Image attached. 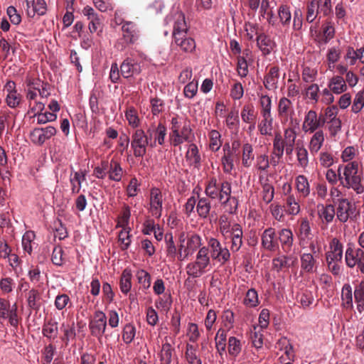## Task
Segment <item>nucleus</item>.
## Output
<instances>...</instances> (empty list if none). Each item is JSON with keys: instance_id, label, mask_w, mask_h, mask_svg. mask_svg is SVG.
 Here are the masks:
<instances>
[{"instance_id": "f257e3e1", "label": "nucleus", "mask_w": 364, "mask_h": 364, "mask_svg": "<svg viewBox=\"0 0 364 364\" xmlns=\"http://www.w3.org/2000/svg\"><path fill=\"white\" fill-rule=\"evenodd\" d=\"M338 179L342 186L353 189L356 193L364 192V186L361 183L362 176L358 173V164L352 161L345 166L338 167Z\"/></svg>"}, {"instance_id": "f03ea898", "label": "nucleus", "mask_w": 364, "mask_h": 364, "mask_svg": "<svg viewBox=\"0 0 364 364\" xmlns=\"http://www.w3.org/2000/svg\"><path fill=\"white\" fill-rule=\"evenodd\" d=\"M231 183L224 181L219 183L215 177H211L207 181L205 193L211 199H218L222 204H227L229 202L235 203V210L237 209V200L235 197H231Z\"/></svg>"}, {"instance_id": "7ed1b4c3", "label": "nucleus", "mask_w": 364, "mask_h": 364, "mask_svg": "<svg viewBox=\"0 0 364 364\" xmlns=\"http://www.w3.org/2000/svg\"><path fill=\"white\" fill-rule=\"evenodd\" d=\"M152 132L150 129L146 133L142 129H136L131 135V149L136 158L143 157L146 153V148L151 139Z\"/></svg>"}, {"instance_id": "20e7f679", "label": "nucleus", "mask_w": 364, "mask_h": 364, "mask_svg": "<svg viewBox=\"0 0 364 364\" xmlns=\"http://www.w3.org/2000/svg\"><path fill=\"white\" fill-rule=\"evenodd\" d=\"M335 205L336 207V218L341 223H344L349 219L355 218L357 215L355 205L347 198L338 199Z\"/></svg>"}, {"instance_id": "39448f33", "label": "nucleus", "mask_w": 364, "mask_h": 364, "mask_svg": "<svg viewBox=\"0 0 364 364\" xmlns=\"http://www.w3.org/2000/svg\"><path fill=\"white\" fill-rule=\"evenodd\" d=\"M346 262L348 267L353 268L358 266L362 274H364V251L360 248H354L349 245L346 251Z\"/></svg>"}, {"instance_id": "423d86ee", "label": "nucleus", "mask_w": 364, "mask_h": 364, "mask_svg": "<svg viewBox=\"0 0 364 364\" xmlns=\"http://www.w3.org/2000/svg\"><path fill=\"white\" fill-rule=\"evenodd\" d=\"M323 127V122L316 111L311 109L305 114L302 124V130L305 133H314Z\"/></svg>"}, {"instance_id": "0eeeda50", "label": "nucleus", "mask_w": 364, "mask_h": 364, "mask_svg": "<svg viewBox=\"0 0 364 364\" xmlns=\"http://www.w3.org/2000/svg\"><path fill=\"white\" fill-rule=\"evenodd\" d=\"M208 246L211 249V257L217 259L221 264H225L230 258V250L227 247H223L218 240L214 237L208 240Z\"/></svg>"}, {"instance_id": "6e6552de", "label": "nucleus", "mask_w": 364, "mask_h": 364, "mask_svg": "<svg viewBox=\"0 0 364 364\" xmlns=\"http://www.w3.org/2000/svg\"><path fill=\"white\" fill-rule=\"evenodd\" d=\"M107 327V316L102 311H96L94 314V319L89 323L91 334L95 337L100 338Z\"/></svg>"}, {"instance_id": "1a4fd4ad", "label": "nucleus", "mask_w": 364, "mask_h": 364, "mask_svg": "<svg viewBox=\"0 0 364 364\" xmlns=\"http://www.w3.org/2000/svg\"><path fill=\"white\" fill-rule=\"evenodd\" d=\"M149 211L156 218H160L162 214L163 195L158 188H152L150 190Z\"/></svg>"}, {"instance_id": "9d476101", "label": "nucleus", "mask_w": 364, "mask_h": 364, "mask_svg": "<svg viewBox=\"0 0 364 364\" xmlns=\"http://www.w3.org/2000/svg\"><path fill=\"white\" fill-rule=\"evenodd\" d=\"M310 252L304 253L301 256V267L307 273H313L316 272V259L314 255L316 254V245L314 242L309 243Z\"/></svg>"}, {"instance_id": "9b49d317", "label": "nucleus", "mask_w": 364, "mask_h": 364, "mask_svg": "<svg viewBox=\"0 0 364 364\" xmlns=\"http://www.w3.org/2000/svg\"><path fill=\"white\" fill-rule=\"evenodd\" d=\"M261 245L264 249L274 252L279 249V242L276 230L273 228L265 229L261 235Z\"/></svg>"}, {"instance_id": "f8f14e48", "label": "nucleus", "mask_w": 364, "mask_h": 364, "mask_svg": "<svg viewBox=\"0 0 364 364\" xmlns=\"http://www.w3.org/2000/svg\"><path fill=\"white\" fill-rule=\"evenodd\" d=\"M141 68L134 59L127 58L120 65V73L123 77L129 78L140 74Z\"/></svg>"}, {"instance_id": "ddd939ff", "label": "nucleus", "mask_w": 364, "mask_h": 364, "mask_svg": "<svg viewBox=\"0 0 364 364\" xmlns=\"http://www.w3.org/2000/svg\"><path fill=\"white\" fill-rule=\"evenodd\" d=\"M123 38L127 43H134L139 37L137 25L132 21H124L122 26Z\"/></svg>"}, {"instance_id": "4468645a", "label": "nucleus", "mask_w": 364, "mask_h": 364, "mask_svg": "<svg viewBox=\"0 0 364 364\" xmlns=\"http://www.w3.org/2000/svg\"><path fill=\"white\" fill-rule=\"evenodd\" d=\"M188 31V28L187 26L184 15L182 13L176 14L174 17V23L173 26V40L186 36Z\"/></svg>"}, {"instance_id": "2eb2a0df", "label": "nucleus", "mask_w": 364, "mask_h": 364, "mask_svg": "<svg viewBox=\"0 0 364 364\" xmlns=\"http://www.w3.org/2000/svg\"><path fill=\"white\" fill-rule=\"evenodd\" d=\"M277 112L282 123H286L289 120V117H291L294 114L291 101L285 97L280 98Z\"/></svg>"}, {"instance_id": "dca6fc26", "label": "nucleus", "mask_w": 364, "mask_h": 364, "mask_svg": "<svg viewBox=\"0 0 364 364\" xmlns=\"http://www.w3.org/2000/svg\"><path fill=\"white\" fill-rule=\"evenodd\" d=\"M26 2V11L29 17H34L36 14L43 16L46 14L47 6L45 0H25Z\"/></svg>"}, {"instance_id": "f3484780", "label": "nucleus", "mask_w": 364, "mask_h": 364, "mask_svg": "<svg viewBox=\"0 0 364 364\" xmlns=\"http://www.w3.org/2000/svg\"><path fill=\"white\" fill-rule=\"evenodd\" d=\"M317 213L321 221L326 224L331 223L336 214L335 206L332 204H318L317 205Z\"/></svg>"}, {"instance_id": "a211bd4d", "label": "nucleus", "mask_w": 364, "mask_h": 364, "mask_svg": "<svg viewBox=\"0 0 364 364\" xmlns=\"http://www.w3.org/2000/svg\"><path fill=\"white\" fill-rule=\"evenodd\" d=\"M279 68L278 66L271 67L264 78L263 84L269 90H276L278 87Z\"/></svg>"}, {"instance_id": "6ab92c4d", "label": "nucleus", "mask_w": 364, "mask_h": 364, "mask_svg": "<svg viewBox=\"0 0 364 364\" xmlns=\"http://www.w3.org/2000/svg\"><path fill=\"white\" fill-rule=\"evenodd\" d=\"M58 323L53 318L46 320L42 326V334L49 341H54L58 336Z\"/></svg>"}, {"instance_id": "aec40b11", "label": "nucleus", "mask_w": 364, "mask_h": 364, "mask_svg": "<svg viewBox=\"0 0 364 364\" xmlns=\"http://www.w3.org/2000/svg\"><path fill=\"white\" fill-rule=\"evenodd\" d=\"M277 238L281 243L283 251L287 253L290 252L294 241V235L291 230L288 228L282 229L279 231Z\"/></svg>"}, {"instance_id": "412c9836", "label": "nucleus", "mask_w": 364, "mask_h": 364, "mask_svg": "<svg viewBox=\"0 0 364 364\" xmlns=\"http://www.w3.org/2000/svg\"><path fill=\"white\" fill-rule=\"evenodd\" d=\"M262 120L258 124V129L261 135L271 136L273 130V117L272 113L261 114Z\"/></svg>"}, {"instance_id": "4be33fe9", "label": "nucleus", "mask_w": 364, "mask_h": 364, "mask_svg": "<svg viewBox=\"0 0 364 364\" xmlns=\"http://www.w3.org/2000/svg\"><path fill=\"white\" fill-rule=\"evenodd\" d=\"M331 250L326 253V261L341 262L343 257V245L336 238L331 242Z\"/></svg>"}, {"instance_id": "5701e85b", "label": "nucleus", "mask_w": 364, "mask_h": 364, "mask_svg": "<svg viewBox=\"0 0 364 364\" xmlns=\"http://www.w3.org/2000/svg\"><path fill=\"white\" fill-rule=\"evenodd\" d=\"M257 44L264 55H269L276 46V43L265 34L257 37Z\"/></svg>"}, {"instance_id": "b1692460", "label": "nucleus", "mask_w": 364, "mask_h": 364, "mask_svg": "<svg viewBox=\"0 0 364 364\" xmlns=\"http://www.w3.org/2000/svg\"><path fill=\"white\" fill-rule=\"evenodd\" d=\"M259 183L262 186V197L263 201L268 204L272 201L274 196V186L269 182V180L267 178L264 180L262 176L259 177Z\"/></svg>"}, {"instance_id": "393cba45", "label": "nucleus", "mask_w": 364, "mask_h": 364, "mask_svg": "<svg viewBox=\"0 0 364 364\" xmlns=\"http://www.w3.org/2000/svg\"><path fill=\"white\" fill-rule=\"evenodd\" d=\"M180 49L186 53H192L196 49L195 40L187 35L173 40Z\"/></svg>"}, {"instance_id": "a878e982", "label": "nucleus", "mask_w": 364, "mask_h": 364, "mask_svg": "<svg viewBox=\"0 0 364 364\" xmlns=\"http://www.w3.org/2000/svg\"><path fill=\"white\" fill-rule=\"evenodd\" d=\"M324 142V134L323 130L319 129L314 132L311 138L309 149L312 154H316L323 146Z\"/></svg>"}, {"instance_id": "bb28decb", "label": "nucleus", "mask_w": 364, "mask_h": 364, "mask_svg": "<svg viewBox=\"0 0 364 364\" xmlns=\"http://www.w3.org/2000/svg\"><path fill=\"white\" fill-rule=\"evenodd\" d=\"M186 160L190 165L193 166L196 168L200 166L201 159L199 154L198 146L195 144H191L186 154Z\"/></svg>"}, {"instance_id": "cd10ccee", "label": "nucleus", "mask_w": 364, "mask_h": 364, "mask_svg": "<svg viewBox=\"0 0 364 364\" xmlns=\"http://www.w3.org/2000/svg\"><path fill=\"white\" fill-rule=\"evenodd\" d=\"M26 299L28 306L31 309L36 311L40 309L41 296L38 290L36 289H30L27 294Z\"/></svg>"}, {"instance_id": "c85d7f7f", "label": "nucleus", "mask_w": 364, "mask_h": 364, "mask_svg": "<svg viewBox=\"0 0 364 364\" xmlns=\"http://www.w3.org/2000/svg\"><path fill=\"white\" fill-rule=\"evenodd\" d=\"M183 124V122L178 120V117H173L171 119V134L170 135V139L171 144L174 146H177L179 145V142L181 141L179 138V131Z\"/></svg>"}, {"instance_id": "c756f323", "label": "nucleus", "mask_w": 364, "mask_h": 364, "mask_svg": "<svg viewBox=\"0 0 364 364\" xmlns=\"http://www.w3.org/2000/svg\"><path fill=\"white\" fill-rule=\"evenodd\" d=\"M132 274L129 269L127 268L123 270L120 277L119 288L124 294H127L132 288Z\"/></svg>"}, {"instance_id": "7c9ffc66", "label": "nucleus", "mask_w": 364, "mask_h": 364, "mask_svg": "<svg viewBox=\"0 0 364 364\" xmlns=\"http://www.w3.org/2000/svg\"><path fill=\"white\" fill-rule=\"evenodd\" d=\"M237 154L233 152H226L221 158L223 169L225 173H231L234 168V161L238 159Z\"/></svg>"}, {"instance_id": "2f4dec72", "label": "nucleus", "mask_w": 364, "mask_h": 364, "mask_svg": "<svg viewBox=\"0 0 364 364\" xmlns=\"http://www.w3.org/2000/svg\"><path fill=\"white\" fill-rule=\"evenodd\" d=\"M107 173H109V178L110 180L119 181L123 176V169L119 163L112 159L109 164Z\"/></svg>"}, {"instance_id": "473e14b6", "label": "nucleus", "mask_w": 364, "mask_h": 364, "mask_svg": "<svg viewBox=\"0 0 364 364\" xmlns=\"http://www.w3.org/2000/svg\"><path fill=\"white\" fill-rule=\"evenodd\" d=\"M211 205L209 198L206 197L200 198L198 196V200L196 205V211L198 215L202 218H206L210 211Z\"/></svg>"}, {"instance_id": "72a5a7b5", "label": "nucleus", "mask_w": 364, "mask_h": 364, "mask_svg": "<svg viewBox=\"0 0 364 364\" xmlns=\"http://www.w3.org/2000/svg\"><path fill=\"white\" fill-rule=\"evenodd\" d=\"M357 309L359 312L364 311V281L356 284L353 292Z\"/></svg>"}, {"instance_id": "f704fd0d", "label": "nucleus", "mask_w": 364, "mask_h": 364, "mask_svg": "<svg viewBox=\"0 0 364 364\" xmlns=\"http://www.w3.org/2000/svg\"><path fill=\"white\" fill-rule=\"evenodd\" d=\"M328 88L335 94H341L346 90L347 87L341 76H335L331 79Z\"/></svg>"}, {"instance_id": "c9c22d12", "label": "nucleus", "mask_w": 364, "mask_h": 364, "mask_svg": "<svg viewBox=\"0 0 364 364\" xmlns=\"http://www.w3.org/2000/svg\"><path fill=\"white\" fill-rule=\"evenodd\" d=\"M279 22L284 27H289L291 20V14L288 6L282 4L278 8Z\"/></svg>"}, {"instance_id": "e433bc0d", "label": "nucleus", "mask_w": 364, "mask_h": 364, "mask_svg": "<svg viewBox=\"0 0 364 364\" xmlns=\"http://www.w3.org/2000/svg\"><path fill=\"white\" fill-rule=\"evenodd\" d=\"M311 230L310 226V223L309 220L305 218H303L301 221L299 229V237L302 238V243L306 239V245L309 243V241L311 240Z\"/></svg>"}, {"instance_id": "4c0bfd02", "label": "nucleus", "mask_w": 364, "mask_h": 364, "mask_svg": "<svg viewBox=\"0 0 364 364\" xmlns=\"http://www.w3.org/2000/svg\"><path fill=\"white\" fill-rule=\"evenodd\" d=\"M296 186L298 192L304 197L310 193V186L307 178L304 175H299L296 178Z\"/></svg>"}, {"instance_id": "58836bf2", "label": "nucleus", "mask_w": 364, "mask_h": 364, "mask_svg": "<svg viewBox=\"0 0 364 364\" xmlns=\"http://www.w3.org/2000/svg\"><path fill=\"white\" fill-rule=\"evenodd\" d=\"M254 159L253 148L252 146L246 143L242 146V163L245 167H250L252 164V161Z\"/></svg>"}, {"instance_id": "ea45409f", "label": "nucleus", "mask_w": 364, "mask_h": 364, "mask_svg": "<svg viewBox=\"0 0 364 364\" xmlns=\"http://www.w3.org/2000/svg\"><path fill=\"white\" fill-rule=\"evenodd\" d=\"M341 299L346 308L353 307V291L349 284H345L341 290Z\"/></svg>"}, {"instance_id": "a19ab883", "label": "nucleus", "mask_w": 364, "mask_h": 364, "mask_svg": "<svg viewBox=\"0 0 364 364\" xmlns=\"http://www.w3.org/2000/svg\"><path fill=\"white\" fill-rule=\"evenodd\" d=\"M338 108L336 105L326 107L323 114H320L321 120L323 122V126L326 122L334 119H339L338 117Z\"/></svg>"}, {"instance_id": "79ce46f5", "label": "nucleus", "mask_w": 364, "mask_h": 364, "mask_svg": "<svg viewBox=\"0 0 364 364\" xmlns=\"http://www.w3.org/2000/svg\"><path fill=\"white\" fill-rule=\"evenodd\" d=\"M227 333L224 329L220 328L215 338L218 352L220 355L225 352Z\"/></svg>"}, {"instance_id": "37998d69", "label": "nucleus", "mask_w": 364, "mask_h": 364, "mask_svg": "<svg viewBox=\"0 0 364 364\" xmlns=\"http://www.w3.org/2000/svg\"><path fill=\"white\" fill-rule=\"evenodd\" d=\"M228 350L232 357H237L242 350V343L240 340L235 336H230L228 339Z\"/></svg>"}, {"instance_id": "c03bdc74", "label": "nucleus", "mask_w": 364, "mask_h": 364, "mask_svg": "<svg viewBox=\"0 0 364 364\" xmlns=\"http://www.w3.org/2000/svg\"><path fill=\"white\" fill-rule=\"evenodd\" d=\"M164 238L166 245V255L171 260H174L176 257L177 249L173 242L172 233H166Z\"/></svg>"}, {"instance_id": "a18cd8bd", "label": "nucleus", "mask_w": 364, "mask_h": 364, "mask_svg": "<svg viewBox=\"0 0 364 364\" xmlns=\"http://www.w3.org/2000/svg\"><path fill=\"white\" fill-rule=\"evenodd\" d=\"M285 144L279 134H277L273 140V149L272 154L278 158H282L284 152Z\"/></svg>"}, {"instance_id": "49530a36", "label": "nucleus", "mask_w": 364, "mask_h": 364, "mask_svg": "<svg viewBox=\"0 0 364 364\" xmlns=\"http://www.w3.org/2000/svg\"><path fill=\"white\" fill-rule=\"evenodd\" d=\"M85 180V174L82 172H75L73 177H70L71 190L73 193H77L81 189V183Z\"/></svg>"}, {"instance_id": "de8ad7c7", "label": "nucleus", "mask_w": 364, "mask_h": 364, "mask_svg": "<svg viewBox=\"0 0 364 364\" xmlns=\"http://www.w3.org/2000/svg\"><path fill=\"white\" fill-rule=\"evenodd\" d=\"M61 328L63 331V336L61 337V340L65 343V346H68L70 341L75 339L76 332L74 326V323L67 326L64 323L62 324Z\"/></svg>"}, {"instance_id": "09e8293b", "label": "nucleus", "mask_w": 364, "mask_h": 364, "mask_svg": "<svg viewBox=\"0 0 364 364\" xmlns=\"http://www.w3.org/2000/svg\"><path fill=\"white\" fill-rule=\"evenodd\" d=\"M173 348L168 342H166L162 345L160 360L162 364H170L172 360Z\"/></svg>"}, {"instance_id": "8fccbe9b", "label": "nucleus", "mask_w": 364, "mask_h": 364, "mask_svg": "<svg viewBox=\"0 0 364 364\" xmlns=\"http://www.w3.org/2000/svg\"><path fill=\"white\" fill-rule=\"evenodd\" d=\"M186 272L190 277L197 278L205 272V268L198 263V262L195 261L189 263L186 266Z\"/></svg>"}, {"instance_id": "3c124183", "label": "nucleus", "mask_w": 364, "mask_h": 364, "mask_svg": "<svg viewBox=\"0 0 364 364\" xmlns=\"http://www.w3.org/2000/svg\"><path fill=\"white\" fill-rule=\"evenodd\" d=\"M55 350L56 348L53 344L49 343L42 350V363L50 364L55 353Z\"/></svg>"}, {"instance_id": "603ef678", "label": "nucleus", "mask_w": 364, "mask_h": 364, "mask_svg": "<svg viewBox=\"0 0 364 364\" xmlns=\"http://www.w3.org/2000/svg\"><path fill=\"white\" fill-rule=\"evenodd\" d=\"M201 245V237L197 235H192L187 241L186 247L184 252H188L192 255Z\"/></svg>"}, {"instance_id": "864d4df0", "label": "nucleus", "mask_w": 364, "mask_h": 364, "mask_svg": "<svg viewBox=\"0 0 364 364\" xmlns=\"http://www.w3.org/2000/svg\"><path fill=\"white\" fill-rule=\"evenodd\" d=\"M54 305L58 310L61 311L66 309L67 307H71L72 302L68 295L66 294H58L55 297Z\"/></svg>"}, {"instance_id": "5fc2aeb1", "label": "nucleus", "mask_w": 364, "mask_h": 364, "mask_svg": "<svg viewBox=\"0 0 364 364\" xmlns=\"http://www.w3.org/2000/svg\"><path fill=\"white\" fill-rule=\"evenodd\" d=\"M218 223L220 232L223 237H227L232 228V224H231L228 215L225 214L220 215Z\"/></svg>"}, {"instance_id": "6e6d98bb", "label": "nucleus", "mask_w": 364, "mask_h": 364, "mask_svg": "<svg viewBox=\"0 0 364 364\" xmlns=\"http://www.w3.org/2000/svg\"><path fill=\"white\" fill-rule=\"evenodd\" d=\"M290 257L287 255H280L272 259V268L277 272H280L284 268H288L290 267L289 260Z\"/></svg>"}, {"instance_id": "4d7b16f0", "label": "nucleus", "mask_w": 364, "mask_h": 364, "mask_svg": "<svg viewBox=\"0 0 364 364\" xmlns=\"http://www.w3.org/2000/svg\"><path fill=\"white\" fill-rule=\"evenodd\" d=\"M126 119L129 124L136 129H139L140 120L137 114V112L134 107L129 108L125 112Z\"/></svg>"}, {"instance_id": "13d9d810", "label": "nucleus", "mask_w": 364, "mask_h": 364, "mask_svg": "<svg viewBox=\"0 0 364 364\" xmlns=\"http://www.w3.org/2000/svg\"><path fill=\"white\" fill-rule=\"evenodd\" d=\"M306 21L312 23L316 18L319 11L318 9V0H312L306 6Z\"/></svg>"}, {"instance_id": "bf43d9fd", "label": "nucleus", "mask_w": 364, "mask_h": 364, "mask_svg": "<svg viewBox=\"0 0 364 364\" xmlns=\"http://www.w3.org/2000/svg\"><path fill=\"white\" fill-rule=\"evenodd\" d=\"M166 135V127L161 123H159L155 129V141L154 143H150V146H155L156 141H158L159 144L163 145L164 144L165 137Z\"/></svg>"}, {"instance_id": "052dcab7", "label": "nucleus", "mask_w": 364, "mask_h": 364, "mask_svg": "<svg viewBox=\"0 0 364 364\" xmlns=\"http://www.w3.org/2000/svg\"><path fill=\"white\" fill-rule=\"evenodd\" d=\"M296 157L299 166L306 168L309 164L308 151L304 146H297L296 147Z\"/></svg>"}, {"instance_id": "680f3d73", "label": "nucleus", "mask_w": 364, "mask_h": 364, "mask_svg": "<svg viewBox=\"0 0 364 364\" xmlns=\"http://www.w3.org/2000/svg\"><path fill=\"white\" fill-rule=\"evenodd\" d=\"M241 118L245 123H252L255 121V109L252 105H245L241 111Z\"/></svg>"}, {"instance_id": "e2e57ef3", "label": "nucleus", "mask_w": 364, "mask_h": 364, "mask_svg": "<svg viewBox=\"0 0 364 364\" xmlns=\"http://www.w3.org/2000/svg\"><path fill=\"white\" fill-rule=\"evenodd\" d=\"M22 100V95L17 92L6 94L5 102L10 108H16L19 106Z\"/></svg>"}, {"instance_id": "0e129e2a", "label": "nucleus", "mask_w": 364, "mask_h": 364, "mask_svg": "<svg viewBox=\"0 0 364 364\" xmlns=\"http://www.w3.org/2000/svg\"><path fill=\"white\" fill-rule=\"evenodd\" d=\"M209 147L213 151H217L221 146L220 134L217 130H211L210 134Z\"/></svg>"}, {"instance_id": "69168bd1", "label": "nucleus", "mask_w": 364, "mask_h": 364, "mask_svg": "<svg viewBox=\"0 0 364 364\" xmlns=\"http://www.w3.org/2000/svg\"><path fill=\"white\" fill-rule=\"evenodd\" d=\"M326 124L327 125V129L331 138L334 139L341 131L342 122L341 119L329 121L328 122H326Z\"/></svg>"}, {"instance_id": "338daca9", "label": "nucleus", "mask_w": 364, "mask_h": 364, "mask_svg": "<svg viewBox=\"0 0 364 364\" xmlns=\"http://www.w3.org/2000/svg\"><path fill=\"white\" fill-rule=\"evenodd\" d=\"M244 304L250 307H255L258 305V295L255 289H250L247 291L244 299Z\"/></svg>"}, {"instance_id": "774afa93", "label": "nucleus", "mask_w": 364, "mask_h": 364, "mask_svg": "<svg viewBox=\"0 0 364 364\" xmlns=\"http://www.w3.org/2000/svg\"><path fill=\"white\" fill-rule=\"evenodd\" d=\"M364 107V91H359L355 96L351 107V111L358 113Z\"/></svg>"}]
</instances>
